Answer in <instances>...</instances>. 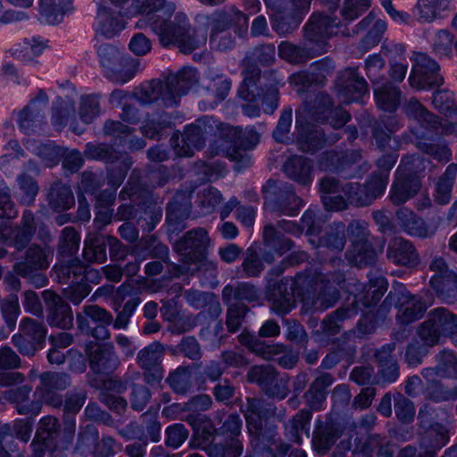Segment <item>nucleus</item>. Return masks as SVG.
<instances>
[{
  "label": "nucleus",
  "mask_w": 457,
  "mask_h": 457,
  "mask_svg": "<svg viewBox=\"0 0 457 457\" xmlns=\"http://www.w3.org/2000/svg\"><path fill=\"white\" fill-rule=\"evenodd\" d=\"M312 416V414L311 411L302 410L286 426V435L290 441L295 444H301V436L303 434H305L307 436H309L310 421Z\"/></svg>",
  "instance_id": "obj_44"
},
{
  "label": "nucleus",
  "mask_w": 457,
  "mask_h": 457,
  "mask_svg": "<svg viewBox=\"0 0 457 457\" xmlns=\"http://www.w3.org/2000/svg\"><path fill=\"white\" fill-rule=\"evenodd\" d=\"M245 344H247L253 352L267 360L284 352V346L282 345H267L253 337L248 338Z\"/></svg>",
  "instance_id": "obj_56"
},
{
  "label": "nucleus",
  "mask_w": 457,
  "mask_h": 457,
  "mask_svg": "<svg viewBox=\"0 0 457 457\" xmlns=\"http://www.w3.org/2000/svg\"><path fill=\"white\" fill-rule=\"evenodd\" d=\"M284 170L287 177L298 183L308 185L312 181V166L309 161L302 156L288 158Z\"/></svg>",
  "instance_id": "obj_40"
},
{
  "label": "nucleus",
  "mask_w": 457,
  "mask_h": 457,
  "mask_svg": "<svg viewBox=\"0 0 457 457\" xmlns=\"http://www.w3.org/2000/svg\"><path fill=\"white\" fill-rule=\"evenodd\" d=\"M230 445L234 453L230 454L229 449L220 445L204 446L209 457H238L242 453V445L237 439H232Z\"/></svg>",
  "instance_id": "obj_63"
},
{
  "label": "nucleus",
  "mask_w": 457,
  "mask_h": 457,
  "mask_svg": "<svg viewBox=\"0 0 457 457\" xmlns=\"http://www.w3.org/2000/svg\"><path fill=\"white\" fill-rule=\"evenodd\" d=\"M370 6V0H344L341 15L346 21H352L365 12Z\"/></svg>",
  "instance_id": "obj_55"
},
{
  "label": "nucleus",
  "mask_w": 457,
  "mask_h": 457,
  "mask_svg": "<svg viewBox=\"0 0 457 457\" xmlns=\"http://www.w3.org/2000/svg\"><path fill=\"white\" fill-rule=\"evenodd\" d=\"M374 97L379 109L394 112L399 104L400 91L389 82L383 84L380 81H375Z\"/></svg>",
  "instance_id": "obj_38"
},
{
  "label": "nucleus",
  "mask_w": 457,
  "mask_h": 457,
  "mask_svg": "<svg viewBox=\"0 0 457 457\" xmlns=\"http://www.w3.org/2000/svg\"><path fill=\"white\" fill-rule=\"evenodd\" d=\"M248 379L257 383L267 395L278 399L287 395L286 384L276 378V373L270 366H254L248 372Z\"/></svg>",
  "instance_id": "obj_25"
},
{
  "label": "nucleus",
  "mask_w": 457,
  "mask_h": 457,
  "mask_svg": "<svg viewBox=\"0 0 457 457\" xmlns=\"http://www.w3.org/2000/svg\"><path fill=\"white\" fill-rule=\"evenodd\" d=\"M231 87L230 80L223 75H217L215 78L209 79L206 88L211 92L217 101L226 98Z\"/></svg>",
  "instance_id": "obj_59"
},
{
  "label": "nucleus",
  "mask_w": 457,
  "mask_h": 457,
  "mask_svg": "<svg viewBox=\"0 0 457 457\" xmlns=\"http://www.w3.org/2000/svg\"><path fill=\"white\" fill-rule=\"evenodd\" d=\"M348 232L352 241V248L346 253L349 262L360 267L372 263L383 246L379 245L378 250L370 246L367 239L368 224L361 220L353 221L348 227Z\"/></svg>",
  "instance_id": "obj_14"
},
{
  "label": "nucleus",
  "mask_w": 457,
  "mask_h": 457,
  "mask_svg": "<svg viewBox=\"0 0 457 457\" xmlns=\"http://www.w3.org/2000/svg\"><path fill=\"white\" fill-rule=\"evenodd\" d=\"M69 384L70 378L66 374L46 372L40 376V386L37 388L36 395L42 402L57 407L62 404V400L56 391L65 389Z\"/></svg>",
  "instance_id": "obj_24"
},
{
  "label": "nucleus",
  "mask_w": 457,
  "mask_h": 457,
  "mask_svg": "<svg viewBox=\"0 0 457 457\" xmlns=\"http://www.w3.org/2000/svg\"><path fill=\"white\" fill-rule=\"evenodd\" d=\"M99 62L104 70L106 77L117 83H126L133 78V73L126 76H120L117 71V65L120 61V53L119 48L114 46L104 44L97 50Z\"/></svg>",
  "instance_id": "obj_28"
},
{
  "label": "nucleus",
  "mask_w": 457,
  "mask_h": 457,
  "mask_svg": "<svg viewBox=\"0 0 457 457\" xmlns=\"http://www.w3.org/2000/svg\"><path fill=\"white\" fill-rule=\"evenodd\" d=\"M126 177V171L123 169L112 170L108 176V184L110 188L106 189L104 194L97 196V201L103 205H111L115 199V191L122 183Z\"/></svg>",
  "instance_id": "obj_50"
},
{
  "label": "nucleus",
  "mask_w": 457,
  "mask_h": 457,
  "mask_svg": "<svg viewBox=\"0 0 457 457\" xmlns=\"http://www.w3.org/2000/svg\"><path fill=\"white\" fill-rule=\"evenodd\" d=\"M86 352L88 355L91 368L96 372L107 371L116 364L117 360L111 346H87Z\"/></svg>",
  "instance_id": "obj_39"
},
{
  "label": "nucleus",
  "mask_w": 457,
  "mask_h": 457,
  "mask_svg": "<svg viewBox=\"0 0 457 457\" xmlns=\"http://www.w3.org/2000/svg\"><path fill=\"white\" fill-rule=\"evenodd\" d=\"M334 69L333 62L324 60L313 66L312 75L306 71H300L289 78V83L298 93L303 92L312 83L314 82L313 76L325 78Z\"/></svg>",
  "instance_id": "obj_35"
},
{
  "label": "nucleus",
  "mask_w": 457,
  "mask_h": 457,
  "mask_svg": "<svg viewBox=\"0 0 457 457\" xmlns=\"http://www.w3.org/2000/svg\"><path fill=\"white\" fill-rule=\"evenodd\" d=\"M337 88L340 101L345 104L359 101L368 93L367 83L355 68H348L340 73Z\"/></svg>",
  "instance_id": "obj_21"
},
{
  "label": "nucleus",
  "mask_w": 457,
  "mask_h": 457,
  "mask_svg": "<svg viewBox=\"0 0 457 457\" xmlns=\"http://www.w3.org/2000/svg\"><path fill=\"white\" fill-rule=\"evenodd\" d=\"M48 98L40 91L36 98L31 100L29 105L18 113V124L20 129L25 134L37 133L41 130L43 122V112L46 108Z\"/></svg>",
  "instance_id": "obj_23"
},
{
  "label": "nucleus",
  "mask_w": 457,
  "mask_h": 457,
  "mask_svg": "<svg viewBox=\"0 0 457 457\" xmlns=\"http://www.w3.org/2000/svg\"><path fill=\"white\" fill-rule=\"evenodd\" d=\"M263 238L268 245L274 248L279 255L291 249V241L282 237L272 225H266L263 229Z\"/></svg>",
  "instance_id": "obj_52"
},
{
  "label": "nucleus",
  "mask_w": 457,
  "mask_h": 457,
  "mask_svg": "<svg viewBox=\"0 0 457 457\" xmlns=\"http://www.w3.org/2000/svg\"><path fill=\"white\" fill-rule=\"evenodd\" d=\"M243 81L239 87L238 94L241 98L248 101L242 106L245 116L254 118L260 116L261 110L257 106L262 104L265 113H272L278 107V94L276 87H270L265 94L257 93V81L261 79L260 70L256 66L247 67L243 71Z\"/></svg>",
  "instance_id": "obj_8"
},
{
  "label": "nucleus",
  "mask_w": 457,
  "mask_h": 457,
  "mask_svg": "<svg viewBox=\"0 0 457 457\" xmlns=\"http://www.w3.org/2000/svg\"><path fill=\"white\" fill-rule=\"evenodd\" d=\"M394 350L395 345L388 344L383 345L376 353L380 373L378 383H394L399 377L397 363L391 355Z\"/></svg>",
  "instance_id": "obj_34"
},
{
  "label": "nucleus",
  "mask_w": 457,
  "mask_h": 457,
  "mask_svg": "<svg viewBox=\"0 0 457 457\" xmlns=\"http://www.w3.org/2000/svg\"><path fill=\"white\" fill-rule=\"evenodd\" d=\"M403 112L411 119L417 122L418 128L411 127V133L419 140L417 146L423 152L434 157L439 162H446L451 157V151L445 145H436L431 142H421L420 139H429L431 129L437 124L436 118L415 98H411L404 105Z\"/></svg>",
  "instance_id": "obj_7"
},
{
  "label": "nucleus",
  "mask_w": 457,
  "mask_h": 457,
  "mask_svg": "<svg viewBox=\"0 0 457 457\" xmlns=\"http://www.w3.org/2000/svg\"><path fill=\"white\" fill-rule=\"evenodd\" d=\"M453 37L447 30H439L434 38L433 49L440 56H448L452 52Z\"/></svg>",
  "instance_id": "obj_64"
},
{
  "label": "nucleus",
  "mask_w": 457,
  "mask_h": 457,
  "mask_svg": "<svg viewBox=\"0 0 457 457\" xmlns=\"http://www.w3.org/2000/svg\"><path fill=\"white\" fill-rule=\"evenodd\" d=\"M422 162V169H426L429 161L420 160L419 156H414L411 162L403 163L397 167L395 171V180L394 181L389 197L394 204H401L408 201L420 188V179L412 174L414 169H419Z\"/></svg>",
  "instance_id": "obj_11"
},
{
  "label": "nucleus",
  "mask_w": 457,
  "mask_h": 457,
  "mask_svg": "<svg viewBox=\"0 0 457 457\" xmlns=\"http://www.w3.org/2000/svg\"><path fill=\"white\" fill-rule=\"evenodd\" d=\"M348 35L345 24L330 15L313 13L304 27L303 47L287 41L278 46V55L289 62H300L328 51V40L331 36Z\"/></svg>",
  "instance_id": "obj_3"
},
{
  "label": "nucleus",
  "mask_w": 457,
  "mask_h": 457,
  "mask_svg": "<svg viewBox=\"0 0 457 457\" xmlns=\"http://www.w3.org/2000/svg\"><path fill=\"white\" fill-rule=\"evenodd\" d=\"M206 132V126L203 120H197L195 123L187 126L183 134L172 137L175 154L179 157L192 156L195 151L201 149L204 145V136Z\"/></svg>",
  "instance_id": "obj_18"
},
{
  "label": "nucleus",
  "mask_w": 457,
  "mask_h": 457,
  "mask_svg": "<svg viewBox=\"0 0 457 457\" xmlns=\"http://www.w3.org/2000/svg\"><path fill=\"white\" fill-rule=\"evenodd\" d=\"M457 174V164L451 163L436 185L435 200L440 204L449 203L453 184Z\"/></svg>",
  "instance_id": "obj_46"
},
{
  "label": "nucleus",
  "mask_w": 457,
  "mask_h": 457,
  "mask_svg": "<svg viewBox=\"0 0 457 457\" xmlns=\"http://www.w3.org/2000/svg\"><path fill=\"white\" fill-rule=\"evenodd\" d=\"M114 10L107 6L98 9L96 32L112 37L125 28V18L142 13L137 22L139 29L149 28L164 47L175 46L189 52L205 40L204 32L190 34L189 20L184 12H176V4L167 0H109Z\"/></svg>",
  "instance_id": "obj_1"
},
{
  "label": "nucleus",
  "mask_w": 457,
  "mask_h": 457,
  "mask_svg": "<svg viewBox=\"0 0 457 457\" xmlns=\"http://www.w3.org/2000/svg\"><path fill=\"white\" fill-rule=\"evenodd\" d=\"M39 2L40 13L49 24L61 22L71 5V0H39Z\"/></svg>",
  "instance_id": "obj_45"
},
{
  "label": "nucleus",
  "mask_w": 457,
  "mask_h": 457,
  "mask_svg": "<svg viewBox=\"0 0 457 457\" xmlns=\"http://www.w3.org/2000/svg\"><path fill=\"white\" fill-rule=\"evenodd\" d=\"M303 206L302 200L295 195L290 186L279 188L276 196L267 194L264 208L266 211L278 212L287 216H296Z\"/></svg>",
  "instance_id": "obj_26"
},
{
  "label": "nucleus",
  "mask_w": 457,
  "mask_h": 457,
  "mask_svg": "<svg viewBox=\"0 0 457 457\" xmlns=\"http://www.w3.org/2000/svg\"><path fill=\"white\" fill-rule=\"evenodd\" d=\"M354 155L355 159L350 162L347 156H340L334 152L326 153L320 161V167L322 170H337L346 177H353L355 175L353 171L359 166L357 158L360 157L358 154Z\"/></svg>",
  "instance_id": "obj_41"
},
{
  "label": "nucleus",
  "mask_w": 457,
  "mask_h": 457,
  "mask_svg": "<svg viewBox=\"0 0 457 457\" xmlns=\"http://www.w3.org/2000/svg\"><path fill=\"white\" fill-rule=\"evenodd\" d=\"M457 333V316L444 308L429 312L428 319L420 327L419 337L425 345L433 346L441 337Z\"/></svg>",
  "instance_id": "obj_12"
},
{
  "label": "nucleus",
  "mask_w": 457,
  "mask_h": 457,
  "mask_svg": "<svg viewBox=\"0 0 457 457\" xmlns=\"http://www.w3.org/2000/svg\"><path fill=\"white\" fill-rule=\"evenodd\" d=\"M197 72L193 68L185 67L178 73L170 74L165 81H152L141 89L140 101L145 104L162 99L165 104H177V99L195 85Z\"/></svg>",
  "instance_id": "obj_6"
},
{
  "label": "nucleus",
  "mask_w": 457,
  "mask_h": 457,
  "mask_svg": "<svg viewBox=\"0 0 457 457\" xmlns=\"http://www.w3.org/2000/svg\"><path fill=\"white\" fill-rule=\"evenodd\" d=\"M196 21L199 25L204 26V28H191L189 25L190 34L192 35L196 31L204 32L205 39H207V27H210V45L212 48L220 51L228 50L234 45V39L228 31V28L235 25L245 29L248 25V18L235 6L225 7L208 16L198 15ZM205 42L206 40L189 52H184L179 47L178 48L184 54H189L204 45Z\"/></svg>",
  "instance_id": "obj_4"
},
{
  "label": "nucleus",
  "mask_w": 457,
  "mask_h": 457,
  "mask_svg": "<svg viewBox=\"0 0 457 457\" xmlns=\"http://www.w3.org/2000/svg\"><path fill=\"white\" fill-rule=\"evenodd\" d=\"M172 124L171 117L167 113L160 114L157 119L148 120L142 126V133L148 137H156L164 129Z\"/></svg>",
  "instance_id": "obj_60"
},
{
  "label": "nucleus",
  "mask_w": 457,
  "mask_h": 457,
  "mask_svg": "<svg viewBox=\"0 0 457 457\" xmlns=\"http://www.w3.org/2000/svg\"><path fill=\"white\" fill-rule=\"evenodd\" d=\"M35 231L34 217L26 211L22 215V227L12 228L10 221H0V241L13 245L18 250L25 247Z\"/></svg>",
  "instance_id": "obj_22"
},
{
  "label": "nucleus",
  "mask_w": 457,
  "mask_h": 457,
  "mask_svg": "<svg viewBox=\"0 0 457 457\" xmlns=\"http://www.w3.org/2000/svg\"><path fill=\"white\" fill-rule=\"evenodd\" d=\"M451 2L452 0H418L414 15L420 22H431L449 7Z\"/></svg>",
  "instance_id": "obj_43"
},
{
  "label": "nucleus",
  "mask_w": 457,
  "mask_h": 457,
  "mask_svg": "<svg viewBox=\"0 0 457 457\" xmlns=\"http://www.w3.org/2000/svg\"><path fill=\"white\" fill-rule=\"evenodd\" d=\"M100 113L99 101L96 96H84L81 97L79 115L80 120L88 124Z\"/></svg>",
  "instance_id": "obj_51"
},
{
  "label": "nucleus",
  "mask_w": 457,
  "mask_h": 457,
  "mask_svg": "<svg viewBox=\"0 0 457 457\" xmlns=\"http://www.w3.org/2000/svg\"><path fill=\"white\" fill-rule=\"evenodd\" d=\"M211 405L212 398L207 395H196L185 403L189 414L194 416L195 424H193V428L195 436L203 440V445H207L212 441L216 429L210 420H205V416L198 412L208 410Z\"/></svg>",
  "instance_id": "obj_19"
},
{
  "label": "nucleus",
  "mask_w": 457,
  "mask_h": 457,
  "mask_svg": "<svg viewBox=\"0 0 457 457\" xmlns=\"http://www.w3.org/2000/svg\"><path fill=\"white\" fill-rule=\"evenodd\" d=\"M52 253L48 248L30 247L24 262L15 264V271L24 278H29L33 270H45L49 266Z\"/></svg>",
  "instance_id": "obj_30"
},
{
  "label": "nucleus",
  "mask_w": 457,
  "mask_h": 457,
  "mask_svg": "<svg viewBox=\"0 0 457 457\" xmlns=\"http://www.w3.org/2000/svg\"><path fill=\"white\" fill-rule=\"evenodd\" d=\"M428 269L434 272L430 285L436 294L447 303L457 301V274L450 270L442 257L432 258Z\"/></svg>",
  "instance_id": "obj_15"
},
{
  "label": "nucleus",
  "mask_w": 457,
  "mask_h": 457,
  "mask_svg": "<svg viewBox=\"0 0 457 457\" xmlns=\"http://www.w3.org/2000/svg\"><path fill=\"white\" fill-rule=\"evenodd\" d=\"M207 232L204 228H197L188 231L185 237L179 240L176 245V250L181 255L185 265L194 264L195 268L190 266L185 267L187 271L193 272L195 270H201L205 265L212 266V263H207L203 261L204 250L209 244Z\"/></svg>",
  "instance_id": "obj_13"
},
{
  "label": "nucleus",
  "mask_w": 457,
  "mask_h": 457,
  "mask_svg": "<svg viewBox=\"0 0 457 457\" xmlns=\"http://www.w3.org/2000/svg\"><path fill=\"white\" fill-rule=\"evenodd\" d=\"M163 348L158 342H154L142 349L137 354V361L145 370H154V378L156 380L162 378V371L159 369L163 357Z\"/></svg>",
  "instance_id": "obj_36"
},
{
  "label": "nucleus",
  "mask_w": 457,
  "mask_h": 457,
  "mask_svg": "<svg viewBox=\"0 0 457 457\" xmlns=\"http://www.w3.org/2000/svg\"><path fill=\"white\" fill-rule=\"evenodd\" d=\"M436 375L457 378V359L453 352L445 350L440 353Z\"/></svg>",
  "instance_id": "obj_54"
},
{
  "label": "nucleus",
  "mask_w": 457,
  "mask_h": 457,
  "mask_svg": "<svg viewBox=\"0 0 457 457\" xmlns=\"http://www.w3.org/2000/svg\"><path fill=\"white\" fill-rule=\"evenodd\" d=\"M356 27L357 32L368 29L367 35L361 40V47L368 50L380 42L386 30L387 24L385 20L377 18L373 12H370Z\"/></svg>",
  "instance_id": "obj_31"
},
{
  "label": "nucleus",
  "mask_w": 457,
  "mask_h": 457,
  "mask_svg": "<svg viewBox=\"0 0 457 457\" xmlns=\"http://www.w3.org/2000/svg\"><path fill=\"white\" fill-rule=\"evenodd\" d=\"M84 259L89 262H104L106 260L105 245L97 237L87 238L83 251Z\"/></svg>",
  "instance_id": "obj_49"
},
{
  "label": "nucleus",
  "mask_w": 457,
  "mask_h": 457,
  "mask_svg": "<svg viewBox=\"0 0 457 457\" xmlns=\"http://www.w3.org/2000/svg\"><path fill=\"white\" fill-rule=\"evenodd\" d=\"M21 329L23 333L22 336L35 342L37 345L44 340L46 335V328L31 319L23 320L21 323Z\"/></svg>",
  "instance_id": "obj_58"
},
{
  "label": "nucleus",
  "mask_w": 457,
  "mask_h": 457,
  "mask_svg": "<svg viewBox=\"0 0 457 457\" xmlns=\"http://www.w3.org/2000/svg\"><path fill=\"white\" fill-rule=\"evenodd\" d=\"M165 443L174 449L179 448L187 438L188 431L182 424H172L166 428Z\"/></svg>",
  "instance_id": "obj_62"
},
{
  "label": "nucleus",
  "mask_w": 457,
  "mask_h": 457,
  "mask_svg": "<svg viewBox=\"0 0 457 457\" xmlns=\"http://www.w3.org/2000/svg\"><path fill=\"white\" fill-rule=\"evenodd\" d=\"M19 356L10 347L0 348V386L18 385L23 381L21 373L5 371L19 367Z\"/></svg>",
  "instance_id": "obj_32"
},
{
  "label": "nucleus",
  "mask_w": 457,
  "mask_h": 457,
  "mask_svg": "<svg viewBox=\"0 0 457 457\" xmlns=\"http://www.w3.org/2000/svg\"><path fill=\"white\" fill-rule=\"evenodd\" d=\"M387 290V283L384 277L377 276L370 278L369 284L364 287L363 291L353 295V303L354 307L340 308L332 315L326 318L322 322V330L328 335L336 334L339 331L340 322L345 319L351 318L361 303L364 306L376 304Z\"/></svg>",
  "instance_id": "obj_10"
},
{
  "label": "nucleus",
  "mask_w": 457,
  "mask_h": 457,
  "mask_svg": "<svg viewBox=\"0 0 457 457\" xmlns=\"http://www.w3.org/2000/svg\"><path fill=\"white\" fill-rule=\"evenodd\" d=\"M387 256L393 262L404 266H414L419 260L413 245L402 237H396L390 243Z\"/></svg>",
  "instance_id": "obj_33"
},
{
  "label": "nucleus",
  "mask_w": 457,
  "mask_h": 457,
  "mask_svg": "<svg viewBox=\"0 0 457 457\" xmlns=\"http://www.w3.org/2000/svg\"><path fill=\"white\" fill-rule=\"evenodd\" d=\"M50 205L55 210H66L74 204L71 188L65 185H54L48 195Z\"/></svg>",
  "instance_id": "obj_47"
},
{
  "label": "nucleus",
  "mask_w": 457,
  "mask_h": 457,
  "mask_svg": "<svg viewBox=\"0 0 457 457\" xmlns=\"http://www.w3.org/2000/svg\"><path fill=\"white\" fill-rule=\"evenodd\" d=\"M388 298L396 301V318L401 324L407 325L420 319L427 310V305L421 298L411 295L402 285L399 286V289L395 288L394 293L390 292L386 300Z\"/></svg>",
  "instance_id": "obj_16"
},
{
  "label": "nucleus",
  "mask_w": 457,
  "mask_h": 457,
  "mask_svg": "<svg viewBox=\"0 0 457 457\" xmlns=\"http://www.w3.org/2000/svg\"><path fill=\"white\" fill-rule=\"evenodd\" d=\"M43 297L49 306L47 318L50 326L61 328H69L72 325V313L71 307L54 292L46 290Z\"/></svg>",
  "instance_id": "obj_27"
},
{
  "label": "nucleus",
  "mask_w": 457,
  "mask_h": 457,
  "mask_svg": "<svg viewBox=\"0 0 457 457\" xmlns=\"http://www.w3.org/2000/svg\"><path fill=\"white\" fill-rule=\"evenodd\" d=\"M272 29L286 36L295 30L309 12L312 0H263Z\"/></svg>",
  "instance_id": "obj_9"
},
{
  "label": "nucleus",
  "mask_w": 457,
  "mask_h": 457,
  "mask_svg": "<svg viewBox=\"0 0 457 457\" xmlns=\"http://www.w3.org/2000/svg\"><path fill=\"white\" fill-rule=\"evenodd\" d=\"M18 184L21 203L23 204L33 203L38 192V187L35 181L30 177L21 175L18 178Z\"/></svg>",
  "instance_id": "obj_57"
},
{
  "label": "nucleus",
  "mask_w": 457,
  "mask_h": 457,
  "mask_svg": "<svg viewBox=\"0 0 457 457\" xmlns=\"http://www.w3.org/2000/svg\"><path fill=\"white\" fill-rule=\"evenodd\" d=\"M295 129L298 133L297 145L303 152H315L324 147L328 141L334 143L337 140L336 137L324 138V129L305 122L300 112H296Z\"/></svg>",
  "instance_id": "obj_20"
},
{
  "label": "nucleus",
  "mask_w": 457,
  "mask_h": 457,
  "mask_svg": "<svg viewBox=\"0 0 457 457\" xmlns=\"http://www.w3.org/2000/svg\"><path fill=\"white\" fill-rule=\"evenodd\" d=\"M334 382L333 377L328 373L321 374L312 384L304 397L308 406L313 411H320L323 408L326 400L328 386Z\"/></svg>",
  "instance_id": "obj_37"
},
{
  "label": "nucleus",
  "mask_w": 457,
  "mask_h": 457,
  "mask_svg": "<svg viewBox=\"0 0 457 457\" xmlns=\"http://www.w3.org/2000/svg\"><path fill=\"white\" fill-rule=\"evenodd\" d=\"M59 424L52 416L44 417L40 420L36 436L37 440L50 441L54 438L58 432Z\"/></svg>",
  "instance_id": "obj_61"
},
{
  "label": "nucleus",
  "mask_w": 457,
  "mask_h": 457,
  "mask_svg": "<svg viewBox=\"0 0 457 457\" xmlns=\"http://www.w3.org/2000/svg\"><path fill=\"white\" fill-rule=\"evenodd\" d=\"M323 282L320 274H299L296 278H284L279 282L277 293L272 301V310L278 315H285L295 307L297 300L303 303V306L309 304L306 295L316 290L319 283Z\"/></svg>",
  "instance_id": "obj_5"
},
{
  "label": "nucleus",
  "mask_w": 457,
  "mask_h": 457,
  "mask_svg": "<svg viewBox=\"0 0 457 457\" xmlns=\"http://www.w3.org/2000/svg\"><path fill=\"white\" fill-rule=\"evenodd\" d=\"M345 226L341 223L334 224L328 228L325 236L319 239L316 245L314 238L310 237L309 241L316 248H328L329 251L341 252L345 246Z\"/></svg>",
  "instance_id": "obj_42"
},
{
  "label": "nucleus",
  "mask_w": 457,
  "mask_h": 457,
  "mask_svg": "<svg viewBox=\"0 0 457 457\" xmlns=\"http://www.w3.org/2000/svg\"><path fill=\"white\" fill-rule=\"evenodd\" d=\"M397 156L395 154L383 155L377 162L378 171L375 172L366 185L361 187L358 183L347 182L343 186L345 200L341 195H331L337 192L338 182L332 177H325L320 180L321 199L327 210L341 211L348 204L357 206L369 205L377 197L381 196L387 185L389 171L395 166Z\"/></svg>",
  "instance_id": "obj_2"
},
{
  "label": "nucleus",
  "mask_w": 457,
  "mask_h": 457,
  "mask_svg": "<svg viewBox=\"0 0 457 457\" xmlns=\"http://www.w3.org/2000/svg\"><path fill=\"white\" fill-rule=\"evenodd\" d=\"M439 65L425 54L415 55V65L410 74L409 82L412 87L425 89L426 85L440 86L443 77L438 73Z\"/></svg>",
  "instance_id": "obj_17"
},
{
  "label": "nucleus",
  "mask_w": 457,
  "mask_h": 457,
  "mask_svg": "<svg viewBox=\"0 0 457 457\" xmlns=\"http://www.w3.org/2000/svg\"><path fill=\"white\" fill-rule=\"evenodd\" d=\"M433 104L436 109L445 115H451L455 112L457 104L454 100V94L449 90H438L434 94Z\"/></svg>",
  "instance_id": "obj_53"
},
{
  "label": "nucleus",
  "mask_w": 457,
  "mask_h": 457,
  "mask_svg": "<svg viewBox=\"0 0 457 457\" xmlns=\"http://www.w3.org/2000/svg\"><path fill=\"white\" fill-rule=\"evenodd\" d=\"M47 47V41L40 37H33L25 41L20 48L13 52L14 56L23 62H30L36 56H38Z\"/></svg>",
  "instance_id": "obj_48"
},
{
  "label": "nucleus",
  "mask_w": 457,
  "mask_h": 457,
  "mask_svg": "<svg viewBox=\"0 0 457 457\" xmlns=\"http://www.w3.org/2000/svg\"><path fill=\"white\" fill-rule=\"evenodd\" d=\"M396 220L402 229L411 237H428L436 229L435 226L426 224L411 210L405 207L397 211Z\"/></svg>",
  "instance_id": "obj_29"
}]
</instances>
